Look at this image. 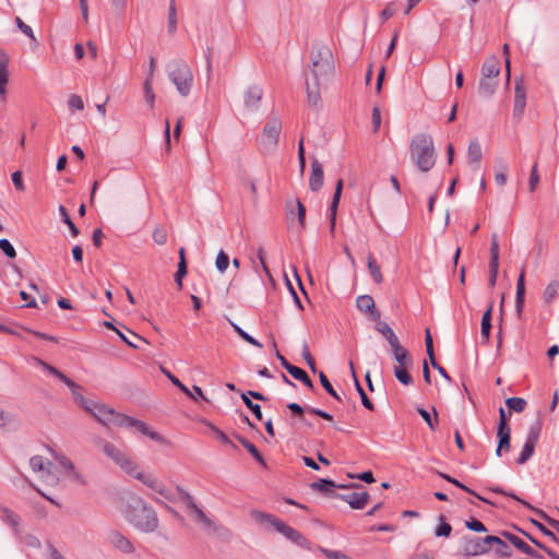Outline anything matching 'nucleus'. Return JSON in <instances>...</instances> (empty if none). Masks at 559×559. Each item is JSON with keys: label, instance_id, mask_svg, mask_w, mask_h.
I'll return each instance as SVG.
<instances>
[{"label": "nucleus", "instance_id": "nucleus-1", "mask_svg": "<svg viewBox=\"0 0 559 559\" xmlns=\"http://www.w3.org/2000/svg\"><path fill=\"white\" fill-rule=\"evenodd\" d=\"M311 66L309 74L304 72L306 78V92L308 105L312 108H319L321 105L320 90L325 81L335 72L334 60L331 49L321 44L314 43L310 52Z\"/></svg>", "mask_w": 559, "mask_h": 559}, {"label": "nucleus", "instance_id": "nucleus-2", "mask_svg": "<svg viewBox=\"0 0 559 559\" xmlns=\"http://www.w3.org/2000/svg\"><path fill=\"white\" fill-rule=\"evenodd\" d=\"M123 514L124 519L141 532L153 533L158 526L155 510L138 496L128 499Z\"/></svg>", "mask_w": 559, "mask_h": 559}, {"label": "nucleus", "instance_id": "nucleus-3", "mask_svg": "<svg viewBox=\"0 0 559 559\" xmlns=\"http://www.w3.org/2000/svg\"><path fill=\"white\" fill-rule=\"evenodd\" d=\"M251 518L260 524H270L271 526L274 527L276 532L282 534L286 539L290 540L293 544L297 545L300 548L310 550V540L302 533L289 526L275 515L259 510H252Z\"/></svg>", "mask_w": 559, "mask_h": 559}, {"label": "nucleus", "instance_id": "nucleus-4", "mask_svg": "<svg viewBox=\"0 0 559 559\" xmlns=\"http://www.w3.org/2000/svg\"><path fill=\"white\" fill-rule=\"evenodd\" d=\"M411 155L419 170L424 173L429 171L436 163V152L431 135L427 133L415 134L411 143Z\"/></svg>", "mask_w": 559, "mask_h": 559}, {"label": "nucleus", "instance_id": "nucleus-5", "mask_svg": "<svg viewBox=\"0 0 559 559\" xmlns=\"http://www.w3.org/2000/svg\"><path fill=\"white\" fill-rule=\"evenodd\" d=\"M167 73L178 93L183 97L188 96L193 82V74L188 63L182 59L171 60L167 64Z\"/></svg>", "mask_w": 559, "mask_h": 559}, {"label": "nucleus", "instance_id": "nucleus-6", "mask_svg": "<svg viewBox=\"0 0 559 559\" xmlns=\"http://www.w3.org/2000/svg\"><path fill=\"white\" fill-rule=\"evenodd\" d=\"M282 131V122L273 117L264 124L262 133L257 139V145L262 154H269L275 151Z\"/></svg>", "mask_w": 559, "mask_h": 559}, {"label": "nucleus", "instance_id": "nucleus-7", "mask_svg": "<svg viewBox=\"0 0 559 559\" xmlns=\"http://www.w3.org/2000/svg\"><path fill=\"white\" fill-rule=\"evenodd\" d=\"M493 535L485 537L465 535L461 539L462 555L464 557H478L489 552L492 549Z\"/></svg>", "mask_w": 559, "mask_h": 559}, {"label": "nucleus", "instance_id": "nucleus-8", "mask_svg": "<svg viewBox=\"0 0 559 559\" xmlns=\"http://www.w3.org/2000/svg\"><path fill=\"white\" fill-rule=\"evenodd\" d=\"M88 408L90 409H86V412L93 415L95 419L104 426L114 425L119 427V421L121 420L120 417H124L126 415L118 413L114 408L95 401L91 402Z\"/></svg>", "mask_w": 559, "mask_h": 559}, {"label": "nucleus", "instance_id": "nucleus-9", "mask_svg": "<svg viewBox=\"0 0 559 559\" xmlns=\"http://www.w3.org/2000/svg\"><path fill=\"white\" fill-rule=\"evenodd\" d=\"M119 427H124L128 429H134L143 436H146L153 441H156L160 444L167 443L165 437H163L159 432L153 430L146 423L136 419L134 417L124 415V417H120Z\"/></svg>", "mask_w": 559, "mask_h": 559}, {"label": "nucleus", "instance_id": "nucleus-10", "mask_svg": "<svg viewBox=\"0 0 559 559\" xmlns=\"http://www.w3.org/2000/svg\"><path fill=\"white\" fill-rule=\"evenodd\" d=\"M488 489L490 491L495 492V493L509 497V498L520 502L521 504H523L528 510L535 512L536 515H538L540 519L546 521L552 528L557 530L558 533H559V521L558 520H555V519L550 518L545 511H543L540 509H537V508H534L530 502H527V501L523 500L522 498H520L515 492L506 490L501 486H491Z\"/></svg>", "mask_w": 559, "mask_h": 559}, {"label": "nucleus", "instance_id": "nucleus-11", "mask_svg": "<svg viewBox=\"0 0 559 559\" xmlns=\"http://www.w3.org/2000/svg\"><path fill=\"white\" fill-rule=\"evenodd\" d=\"M344 188V180L338 179L335 185V190L331 200V203L328 209V219L330 223V231L332 235L335 233L336 227V215H337V209L341 201L342 192Z\"/></svg>", "mask_w": 559, "mask_h": 559}, {"label": "nucleus", "instance_id": "nucleus-12", "mask_svg": "<svg viewBox=\"0 0 559 559\" xmlns=\"http://www.w3.org/2000/svg\"><path fill=\"white\" fill-rule=\"evenodd\" d=\"M526 106V87L524 85V80L522 76L515 78V86H514V107H513V116L514 118H522L524 114V109Z\"/></svg>", "mask_w": 559, "mask_h": 559}, {"label": "nucleus", "instance_id": "nucleus-13", "mask_svg": "<svg viewBox=\"0 0 559 559\" xmlns=\"http://www.w3.org/2000/svg\"><path fill=\"white\" fill-rule=\"evenodd\" d=\"M335 499L347 502L352 509L362 510L369 502L370 495L367 491L350 492V493H336Z\"/></svg>", "mask_w": 559, "mask_h": 559}, {"label": "nucleus", "instance_id": "nucleus-14", "mask_svg": "<svg viewBox=\"0 0 559 559\" xmlns=\"http://www.w3.org/2000/svg\"><path fill=\"white\" fill-rule=\"evenodd\" d=\"M357 309L369 316L373 321H378L381 318V313L376 307L374 300L370 295H360L356 298Z\"/></svg>", "mask_w": 559, "mask_h": 559}, {"label": "nucleus", "instance_id": "nucleus-15", "mask_svg": "<svg viewBox=\"0 0 559 559\" xmlns=\"http://www.w3.org/2000/svg\"><path fill=\"white\" fill-rule=\"evenodd\" d=\"M178 492L180 495V501L185 503L189 514L194 519L195 522L199 523L201 520L205 519L206 514L201 508L197 506L189 492L183 490L181 487H178Z\"/></svg>", "mask_w": 559, "mask_h": 559}, {"label": "nucleus", "instance_id": "nucleus-16", "mask_svg": "<svg viewBox=\"0 0 559 559\" xmlns=\"http://www.w3.org/2000/svg\"><path fill=\"white\" fill-rule=\"evenodd\" d=\"M287 408L293 413V415L297 417H302L305 412L307 411L309 414L316 415L326 421H333V416L320 408L307 406L302 407L300 404L292 402L287 404Z\"/></svg>", "mask_w": 559, "mask_h": 559}, {"label": "nucleus", "instance_id": "nucleus-17", "mask_svg": "<svg viewBox=\"0 0 559 559\" xmlns=\"http://www.w3.org/2000/svg\"><path fill=\"white\" fill-rule=\"evenodd\" d=\"M324 181V173L322 164L317 159L312 158L311 160V174L309 178V189L312 192H318Z\"/></svg>", "mask_w": 559, "mask_h": 559}, {"label": "nucleus", "instance_id": "nucleus-18", "mask_svg": "<svg viewBox=\"0 0 559 559\" xmlns=\"http://www.w3.org/2000/svg\"><path fill=\"white\" fill-rule=\"evenodd\" d=\"M525 272L522 269L518 281H516V292H515V313L519 318H522L523 308L525 304Z\"/></svg>", "mask_w": 559, "mask_h": 559}, {"label": "nucleus", "instance_id": "nucleus-19", "mask_svg": "<svg viewBox=\"0 0 559 559\" xmlns=\"http://www.w3.org/2000/svg\"><path fill=\"white\" fill-rule=\"evenodd\" d=\"M310 488L314 491H318L322 495H324L328 498L335 499V496L337 492L336 489V483L333 479L330 478H319L316 481H312L310 484Z\"/></svg>", "mask_w": 559, "mask_h": 559}, {"label": "nucleus", "instance_id": "nucleus-20", "mask_svg": "<svg viewBox=\"0 0 559 559\" xmlns=\"http://www.w3.org/2000/svg\"><path fill=\"white\" fill-rule=\"evenodd\" d=\"M492 310H493V301L491 300L484 311L480 322V335L484 344H487L490 340V333L492 329Z\"/></svg>", "mask_w": 559, "mask_h": 559}, {"label": "nucleus", "instance_id": "nucleus-21", "mask_svg": "<svg viewBox=\"0 0 559 559\" xmlns=\"http://www.w3.org/2000/svg\"><path fill=\"white\" fill-rule=\"evenodd\" d=\"M392 355L394 360L397 362L396 366H408L414 367V359L411 352L397 343L391 346Z\"/></svg>", "mask_w": 559, "mask_h": 559}, {"label": "nucleus", "instance_id": "nucleus-22", "mask_svg": "<svg viewBox=\"0 0 559 559\" xmlns=\"http://www.w3.org/2000/svg\"><path fill=\"white\" fill-rule=\"evenodd\" d=\"M9 56L3 50L0 49V95L1 99L4 100L7 94V85L9 82Z\"/></svg>", "mask_w": 559, "mask_h": 559}, {"label": "nucleus", "instance_id": "nucleus-23", "mask_svg": "<svg viewBox=\"0 0 559 559\" xmlns=\"http://www.w3.org/2000/svg\"><path fill=\"white\" fill-rule=\"evenodd\" d=\"M263 90L259 85L249 86L245 92V105L248 109H257L260 100L262 99Z\"/></svg>", "mask_w": 559, "mask_h": 559}, {"label": "nucleus", "instance_id": "nucleus-24", "mask_svg": "<svg viewBox=\"0 0 559 559\" xmlns=\"http://www.w3.org/2000/svg\"><path fill=\"white\" fill-rule=\"evenodd\" d=\"M234 437L252 455L257 463H259L263 467H266V462L263 455L252 442H250L246 437L239 433H234Z\"/></svg>", "mask_w": 559, "mask_h": 559}, {"label": "nucleus", "instance_id": "nucleus-25", "mask_svg": "<svg viewBox=\"0 0 559 559\" xmlns=\"http://www.w3.org/2000/svg\"><path fill=\"white\" fill-rule=\"evenodd\" d=\"M111 544L124 554H131L134 551V547L131 542L124 537L121 533L115 531L110 533Z\"/></svg>", "mask_w": 559, "mask_h": 559}, {"label": "nucleus", "instance_id": "nucleus-26", "mask_svg": "<svg viewBox=\"0 0 559 559\" xmlns=\"http://www.w3.org/2000/svg\"><path fill=\"white\" fill-rule=\"evenodd\" d=\"M497 85L496 78L481 76L478 83L479 94L485 98H490L495 94Z\"/></svg>", "mask_w": 559, "mask_h": 559}, {"label": "nucleus", "instance_id": "nucleus-27", "mask_svg": "<svg viewBox=\"0 0 559 559\" xmlns=\"http://www.w3.org/2000/svg\"><path fill=\"white\" fill-rule=\"evenodd\" d=\"M349 367H350V371H352V376L354 378V381H355V388L359 394V397H360V401H361V404L365 408H367L368 411H374V404L373 402L368 397L367 393L365 392L364 388L361 386L358 378H357V374H356V371H355V368H354V364L350 361L349 362Z\"/></svg>", "mask_w": 559, "mask_h": 559}, {"label": "nucleus", "instance_id": "nucleus-28", "mask_svg": "<svg viewBox=\"0 0 559 559\" xmlns=\"http://www.w3.org/2000/svg\"><path fill=\"white\" fill-rule=\"evenodd\" d=\"M500 73V61L497 57L487 58L481 67V76L497 78Z\"/></svg>", "mask_w": 559, "mask_h": 559}, {"label": "nucleus", "instance_id": "nucleus-29", "mask_svg": "<svg viewBox=\"0 0 559 559\" xmlns=\"http://www.w3.org/2000/svg\"><path fill=\"white\" fill-rule=\"evenodd\" d=\"M0 519L1 521L10 525L15 533L19 532L21 518L12 510L4 506H0Z\"/></svg>", "mask_w": 559, "mask_h": 559}, {"label": "nucleus", "instance_id": "nucleus-30", "mask_svg": "<svg viewBox=\"0 0 559 559\" xmlns=\"http://www.w3.org/2000/svg\"><path fill=\"white\" fill-rule=\"evenodd\" d=\"M374 322H376V330L385 337V340L388 341L390 346L400 343L399 337L396 336V334L394 333L392 328L386 322H383L380 319H378V321H374Z\"/></svg>", "mask_w": 559, "mask_h": 559}, {"label": "nucleus", "instance_id": "nucleus-31", "mask_svg": "<svg viewBox=\"0 0 559 559\" xmlns=\"http://www.w3.org/2000/svg\"><path fill=\"white\" fill-rule=\"evenodd\" d=\"M104 453L110 457L117 465H120L121 463H126V459L128 457L123 452H121L119 449H117L112 443L110 442H104L103 445Z\"/></svg>", "mask_w": 559, "mask_h": 559}, {"label": "nucleus", "instance_id": "nucleus-32", "mask_svg": "<svg viewBox=\"0 0 559 559\" xmlns=\"http://www.w3.org/2000/svg\"><path fill=\"white\" fill-rule=\"evenodd\" d=\"M498 444L496 455L500 457L502 452H508L511 448V430L497 431Z\"/></svg>", "mask_w": 559, "mask_h": 559}, {"label": "nucleus", "instance_id": "nucleus-33", "mask_svg": "<svg viewBox=\"0 0 559 559\" xmlns=\"http://www.w3.org/2000/svg\"><path fill=\"white\" fill-rule=\"evenodd\" d=\"M412 368L413 367H408V366H395L394 367V369H393L394 377L401 384L408 386L414 383V379H413L412 374L409 373V370Z\"/></svg>", "mask_w": 559, "mask_h": 559}, {"label": "nucleus", "instance_id": "nucleus-34", "mask_svg": "<svg viewBox=\"0 0 559 559\" xmlns=\"http://www.w3.org/2000/svg\"><path fill=\"white\" fill-rule=\"evenodd\" d=\"M467 158L471 164H479L483 158L480 143L477 139L471 140L467 148Z\"/></svg>", "mask_w": 559, "mask_h": 559}, {"label": "nucleus", "instance_id": "nucleus-35", "mask_svg": "<svg viewBox=\"0 0 559 559\" xmlns=\"http://www.w3.org/2000/svg\"><path fill=\"white\" fill-rule=\"evenodd\" d=\"M416 411L420 415V417L424 419V421L428 425L430 430L435 431L437 429V424L439 420V415H438L436 407L432 406L433 418L431 417L430 413L421 406H417Z\"/></svg>", "mask_w": 559, "mask_h": 559}, {"label": "nucleus", "instance_id": "nucleus-36", "mask_svg": "<svg viewBox=\"0 0 559 559\" xmlns=\"http://www.w3.org/2000/svg\"><path fill=\"white\" fill-rule=\"evenodd\" d=\"M367 266H368L369 273H370L372 280L374 281V283H377V284L382 283L383 277H382L380 265L377 263V261L371 252H369L367 255Z\"/></svg>", "mask_w": 559, "mask_h": 559}, {"label": "nucleus", "instance_id": "nucleus-37", "mask_svg": "<svg viewBox=\"0 0 559 559\" xmlns=\"http://www.w3.org/2000/svg\"><path fill=\"white\" fill-rule=\"evenodd\" d=\"M495 542H492V549L496 555L501 558H510L512 556V550L509 545L500 537L493 535Z\"/></svg>", "mask_w": 559, "mask_h": 559}, {"label": "nucleus", "instance_id": "nucleus-38", "mask_svg": "<svg viewBox=\"0 0 559 559\" xmlns=\"http://www.w3.org/2000/svg\"><path fill=\"white\" fill-rule=\"evenodd\" d=\"M438 520H439V523L437 524V526L435 527V531H433L435 536L438 538H440V537L449 538L451 536V533L453 530L452 525L447 522L445 516L442 514L439 515Z\"/></svg>", "mask_w": 559, "mask_h": 559}, {"label": "nucleus", "instance_id": "nucleus-39", "mask_svg": "<svg viewBox=\"0 0 559 559\" xmlns=\"http://www.w3.org/2000/svg\"><path fill=\"white\" fill-rule=\"evenodd\" d=\"M233 330L237 333V335L243 340L245 342H247L248 344L254 346V347H258V348H262L263 347V344L261 342H259L257 338H254L253 336H251L249 333H247L245 330H242L237 323H235L234 321L231 320H228Z\"/></svg>", "mask_w": 559, "mask_h": 559}, {"label": "nucleus", "instance_id": "nucleus-40", "mask_svg": "<svg viewBox=\"0 0 559 559\" xmlns=\"http://www.w3.org/2000/svg\"><path fill=\"white\" fill-rule=\"evenodd\" d=\"M289 374L300 381L304 385H306L308 389L313 390L314 385L308 373L300 367L295 366L294 368H290Z\"/></svg>", "mask_w": 559, "mask_h": 559}, {"label": "nucleus", "instance_id": "nucleus-41", "mask_svg": "<svg viewBox=\"0 0 559 559\" xmlns=\"http://www.w3.org/2000/svg\"><path fill=\"white\" fill-rule=\"evenodd\" d=\"M514 547L522 551L523 554L530 556L531 558L525 559H544V556L532 548L525 540L521 537L514 542Z\"/></svg>", "mask_w": 559, "mask_h": 559}, {"label": "nucleus", "instance_id": "nucleus-42", "mask_svg": "<svg viewBox=\"0 0 559 559\" xmlns=\"http://www.w3.org/2000/svg\"><path fill=\"white\" fill-rule=\"evenodd\" d=\"M163 373L168 378V380L178 388L183 394H186L191 400H197V397L192 394L190 389L185 385L174 373H171L169 370L162 368Z\"/></svg>", "mask_w": 559, "mask_h": 559}, {"label": "nucleus", "instance_id": "nucleus-43", "mask_svg": "<svg viewBox=\"0 0 559 559\" xmlns=\"http://www.w3.org/2000/svg\"><path fill=\"white\" fill-rule=\"evenodd\" d=\"M536 444L537 443L525 440L522 451L519 457L516 459V463L520 465L525 464L534 455Z\"/></svg>", "mask_w": 559, "mask_h": 559}, {"label": "nucleus", "instance_id": "nucleus-44", "mask_svg": "<svg viewBox=\"0 0 559 559\" xmlns=\"http://www.w3.org/2000/svg\"><path fill=\"white\" fill-rule=\"evenodd\" d=\"M134 478L142 481L144 485H146L148 488L157 492V490L160 488L163 483H160L156 477L152 475H145L143 472H138L134 475Z\"/></svg>", "mask_w": 559, "mask_h": 559}, {"label": "nucleus", "instance_id": "nucleus-45", "mask_svg": "<svg viewBox=\"0 0 559 559\" xmlns=\"http://www.w3.org/2000/svg\"><path fill=\"white\" fill-rule=\"evenodd\" d=\"M506 405L510 412L522 413L525 409L527 402L523 397L513 396L506 400Z\"/></svg>", "mask_w": 559, "mask_h": 559}, {"label": "nucleus", "instance_id": "nucleus-46", "mask_svg": "<svg viewBox=\"0 0 559 559\" xmlns=\"http://www.w3.org/2000/svg\"><path fill=\"white\" fill-rule=\"evenodd\" d=\"M59 213H60V216H61V221L62 223H64L69 229H70V233L73 237H76L79 236L80 234V230L79 228L76 227V225L73 223L72 218L70 217L67 209L63 206V205H60L59 206Z\"/></svg>", "mask_w": 559, "mask_h": 559}, {"label": "nucleus", "instance_id": "nucleus-47", "mask_svg": "<svg viewBox=\"0 0 559 559\" xmlns=\"http://www.w3.org/2000/svg\"><path fill=\"white\" fill-rule=\"evenodd\" d=\"M318 376H319L320 383L323 386V389L326 391V393L329 395H331L333 399H335L336 401L341 402L342 401L341 396L334 390V388L331 384V382H330L329 378L326 377V374L323 371H319Z\"/></svg>", "mask_w": 559, "mask_h": 559}, {"label": "nucleus", "instance_id": "nucleus-48", "mask_svg": "<svg viewBox=\"0 0 559 559\" xmlns=\"http://www.w3.org/2000/svg\"><path fill=\"white\" fill-rule=\"evenodd\" d=\"M206 426L210 428V430L215 435V437L224 444L230 445L234 449L237 448V445L229 439V437L222 431L218 427H216L214 424L206 421Z\"/></svg>", "mask_w": 559, "mask_h": 559}, {"label": "nucleus", "instance_id": "nucleus-49", "mask_svg": "<svg viewBox=\"0 0 559 559\" xmlns=\"http://www.w3.org/2000/svg\"><path fill=\"white\" fill-rule=\"evenodd\" d=\"M522 534H524L532 544H534L536 547H538L539 549L544 550L551 559H559V554H557L556 551H554L552 549H550L549 547H547L546 545H544L543 543H540L537 538H535L533 535L522 531V530H519Z\"/></svg>", "mask_w": 559, "mask_h": 559}, {"label": "nucleus", "instance_id": "nucleus-50", "mask_svg": "<svg viewBox=\"0 0 559 559\" xmlns=\"http://www.w3.org/2000/svg\"><path fill=\"white\" fill-rule=\"evenodd\" d=\"M437 474L444 480H447L448 483L454 485L455 487L464 490L465 492L469 493V495H476V491L473 490L472 488L467 487L466 485H464L462 481H460L459 479L452 477L451 475L449 474H445V473H442V472H437Z\"/></svg>", "mask_w": 559, "mask_h": 559}, {"label": "nucleus", "instance_id": "nucleus-51", "mask_svg": "<svg viewBox=\"0 0 559 559\" xmlns=\"http://www.w3.org/2000/svg\"><path fill=\"white\" fill-rule=\"evenodd\" d=\"M559 282L551 281L544 290L543 298L546 304H550L558 294Z\"/></svg>", "mask_w": 559, "mask_h": 559}, {"label": "nucleus", "instance_id": "nucleus-52", "mask_svg": "<svg viewBox=\"0 0 559 559\" xmlns=\"http://www.w3.org/2000/svg\"><path fill=\"white\" fill-rule=\"evenodd\" d=\"M177 29V10L175 0H170L168 9V33L174 34Z\"/></svg>", "mask_w": 559, "mask_h": 559}, {"label": "nucleus", "instance_id": "nucleus-53", "mask_svg": "<svg viewBox=\"0 0 559 559\" xmlns=\"http://www.w3.org/2000/svg\"><path fill=\"white\" fill-rule=\"evenodd\" d=\"M230 263L229 255L221 249L215 259V266L219 273H224Z\"/></svg>", "mask_w": 559, "mask_h": 559}, {"label": "nucleus", "instance_id": "nucleus-54", "mask_svg": "<svg viewBox=\"0 0 559 559\" xmlns=\"http://www.w3.org/2000/svg\"><path fill=\"white\" fill-rule=\"evenodd\" d=\"M14 22L16 27L31 39L32 44H38L37 38L35 37L34 32L29 25L25 24L20 16H16Z\"/></svg>", "mask_w": 559, "mask_h": 559}, {"label": "nucleus", "instance_id": "nucleus-55", "mask_svg": "<svg viewBox=\"0 0 559 559\" xmlns=\"http://www.w3.org/2000/svg\"><path fill=\"white\" fill-rule=\"evenodd\" d=\"M302 358L305 359L306 364L308 365L309 369L313 373H318L319 370L317 369L316 360L310 354L309 346L307 342L305 341L302 344V352H301Z\"/></svg>", "mask_w": 559, "mask_h": 559}, {"label": "nucleus", "instance_id": "nucleus-56", "mask_svg": "<svg viewBox=\"0 0 559 559\" xmlns=\"http://www.w3.org/2000/svg\"><path fill=\"white\" fill-rule=\"evenodd\" d=\"M465 527L476 533H485L488 531L486 525L476 518H469L465 521Z\"/></svg>", "mask_w": 559, "mask_h": 559}, {"label": "nucleus", "instance_id": "nucleus-57", "mask_svg": "<svg viewBox=\"0 0 559 559\" xmlns=\"http://www.w3.org/2000/svg\"><path fill=\"white\" fill-rule=\"evenodd\" d=\"M511 414L508 413L503 407L499 408V421L497 426V431L511 430L509 426Z\"/></svg>", "mask_w": 559, "mask_h": 559}, {"label": "nucleus", "instance_id": "nucleus-58", "mask_svg": "<svg viewBox=\"0 0 559 559\" xmlns=\"http://www.w3.org/2000/svg\"><path fill=\"white\" fill-rule=\"evenodd\" d=\"M243 404L246 405V407L253 414V416L258 419V420H262V411H261V406L257 403H253L251 399H249L248 396L243 395L241 397Z\"/></svg>", "mask_w": 559, "mask_h": 559}, {"label": "nucleus", "instance_id": "nucleus-59", "mask_svg": "<svg viewBox=\"0 0 559 559\" xmlns=\"http://www.w3.org/2000/svg\"><path fill=\"white\" fill-rule=\"evenodd\" d=\"M540 432H542V421L536 420L533 425H531L526 440L537 443Z\"/></svg>", "mask_w": 559, "mask_h": 559}, {"label": "nucleus", "instance_id": "nucleus-60", "mask_svg": "<svg viewBox=\"0 0 559 559\" xmlns=\"http://www.w3.org/2000/svg\"><path fill=\"white\" fill-rule=\"evenodd\" d=\"M530 521H531V523H532L535 527H537V528H538V531H539L543 535H545V536H547V537L551 538V540H554L555 543H559V536H558L557 534H555L552 531H550L549 528H547V527H546L542 522H539V521H537V520H534V519H531Z\"/></svg>", "mask_w": 559, "mask_h": 559}, {"label": "nucleus", "instance_id": "nucleus-61", "mask_svg": "<svg viewBox=\"0 0 559 559\" xmlns=\"http://www.w3.org/2000/svg\"><path fill=\"white\" fill-rule=\"evenodd\" d=\"M188 273V263L187 262H178L177 272L175 273V282L178 285L179 289L182 288V280Z\"/></svg>", "mask_w": 559, "mask_h": 559}, {"label": "nucleus", "instance_id": "nucleus-62", "mask_svg": "<svg viewBox=\"0 0 559 559\" xmlns=\"http://www.w3.org/2000/svg\"><path fill=\"white\" fill-rule=\"evenodd\" d=\"M0 249L7 258L15 259L16 251H15L14 247L12 246V243L8 239H5V238L0 239Z\"/></svg>", "mask_w": 559, "mask_h": 559}, {"label": "nucleus", "instance_id": "nucleus-63", "mask_svg": "<svg viewBox=\"0 0 559 559\" xmlns=\"http://www.w3.org/2000/svg\"><path fill=\"white\" fill-rule=\"evenodd\" d=\"M157 493L170 502L180 501L179 492L177 491V493H175L164 485L160 486V488L157 490Z\"/></svg>", "mask_w": 559, "mask_h": 559}, {"label": "nucleus", "instance_id": "nucleus-64", "mask_svg": "<svg viewBox=\"0 0 559 559\" xmlns=\"http://www.w3.org/2000/svg\"><path fill=\"white\" fill-rule=\"evenodd\" d=\"M319 550L328 558V559H352L349 556L345 555L338 550L326 549L323 547H319Z\"/></svg>", "mask_w": 559, "mask_h": 559}]
</instances>
